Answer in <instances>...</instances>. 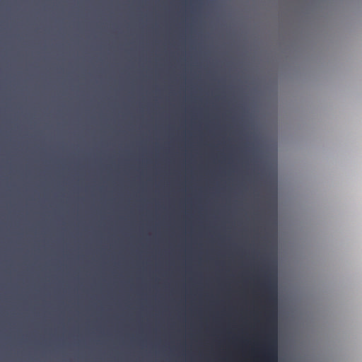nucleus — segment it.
I'll return each instance as SVG.
<instances>
[{
    "mask_svg": "<svg viewBox=\"0 0 362 362\" xmlns=\"http://www.w3.org/2000/svg\"><path fill=\"white\" fill-rule=\"evenodd\" d=\"M261 288L264 298V341L261 352L263 362H277V280L276 274L265 272Z\"/></svg>",
    "mask_w": 362,
    "mask_h": 362,
    "instance_id": "obj_2",
    "label": "nucleus"
},
{
    "mask_svg": "<svg viewBox=\"0 0 362 362\" xmlns=\"http://www.w3.org/2000/svg\"><path fill=\"white\" fill-rule=\"evenodd\" d=\"M247 118V112L242 106L238 107L235 118L236 150L238 153V173L242 177L239 187L243 194L249 192L247 182L253 183L252 167L256 164V148L253 141L254 135ZM252 193V189H250Z\"/></svg>",
    "mask_w": 362,
    "mask_h": 362,
    "instance_id": "obj_1",
    "label": "nucleus"
}]
</instances>
